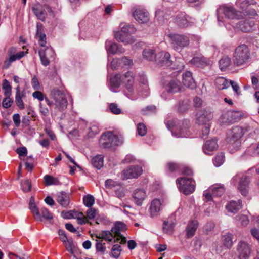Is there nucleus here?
<instances>
[{"instance_id":"31","label":"nucleus","mask_w":259,"mask_h":259,"mask_svg":"<svg viewBox=\"0 0 259 259\" xmlns=\"http://www.w3.org/2000/svg\"><path fill=\"white\" fill-rule=\"evenodd\" d=\"M33 11L36 17L41 21L45 20L47 13L42 6L40 5H35L32 8Z\"/></svg>"},{"instance_id":"49","label":"nucleus","mask_w":259,"mask_h":259,"mask_svg":"<svg viewBox=\"0 0 259 259\" xmlns=\"http://www.w3.org/2000/svg\"><path fill=\"white\" fill-rule=\"evenodd\" d=\"M213 197H220L225 192L224 187L219 186L214 187L211 189Z\"/></svg>"},{"instance_id":"33","label":"nucleus","mask_w":259,"mask_h":259,"mask_svg":"<svg viewBox=\"0 0 259 259\" xmlns=\"http://www.w3.org/2000/svg\"><path fill=\"white\" fill-rule=\"evenodd\" d=\"M234 27L239 29L242 32H249L251 29V25L246 20H241L238 21L235 23V26H233Z\"/></svg>"},{"instance_id":"11","label":"nucleus","mask_w":259,"mask_h":259,"mask_svg":"<svg viewBox=\"0 0 259 259\" xmlns=\"http://www.w3.org/2000/svg\"><path fill=\"white\" fill-rule=\"evenodd\" d=\"M241 115L239 112L229 111L222 114L220 120L223 123L233 124L241 119Z\"/></svg>"},{"instance_id":"16","label":"nucleus","mask_w":259,"mask_h":259,"mask_svg":"<svg viewBox=\"0 0 259 259\" xmlns=\"http://www.w3.org/2000/svg\"><path fill=\"white\" fill-rule=\"evenodd\" d=\"M61 215L64 219H76L79 225H82L85 224V218L82 212L75 210L63 211Z\"/></svg>"},{"instance_id":"17","label":"nucleus","mask_w":259,"mask_h":259,"mask_svg":"<svg viewBox=\"0 0 259 259\" xmlns=\"http://www.w3.org/2000/svg\"><path fill=\"white\" fill-rule=\"evenodd\" d=\"M122 77V82L124 84L125 89L130 93H132L134 92V83L135 80V75L132 72H127L125 73Z\"/></svg>"},{"instance_id":"19","label":"nucleus","mask_w":259,"mask_h":259,"mask_svg":"<svg viewBox=\"0 0 259 259\" xmlns=\"http://www.w3.org/2000/svg\"><path fill=\"white\" fill-rule=\"evenodd\" d=\"M155 61L160 66H169L172 64L171 55L168 52H160L156 54Z\"/></svg>"},{"instance_id":"4","label":"nucleus","mask_w":259,"mask_h":259,"mask_svg":"<svg viewBox=\"0 0 259 259\" xmlns=\"http://www.w3.org/2000/svg\"><path fill=\"white\" fill-rule=\"evenodd\" d=\"M122 143V141L112 132L103 133L100 139V146L102 148H110L114 146H117Z\"/></svg>"},{"instance_id":"41","label":"nucleus","mask_w":259,"mask_h":259,"mask_svg":"<svg viewBox=\"0 0 259 259\" xmlns=\"http://www.w3.org/2000/svg\"><path fill=\"white\" fill-rule=\"evenodd\" d=\"M231 63V59L228 56H225L219 61L220 68L222 71L225 70Z\"/></svg>"},{"instance_id":"37","label":"nucleus","mask_w":259,"mask_h":259,"mask_svg":"<svg viewBox=\"0 0 259 259\" xmlns=\"http://www.w3.org/2000/svg\"><path fill=\"white\" fill-rule=\"evenodd\" d=\"M167 92L170 94L178 92L180 90L179 82L174 80L170 81L167 85Z\"/></svg>"},{"instance_id":"39","label":"nucleus","mask_w":259,"mask_h":259,"mask_svg":"<svg viewBox=\"0 0 259 259\" xmlns=\"http://www.w3.org/2000/svg\"><path fill=\"white\" fill-rule=\"evenodd\" d=\"M117 63L124 66H130L133 64L132 60L126 57H122L120 59H114L111 62V65L113 66L115 63Z\"/></svg>"},{"instance_id":"34","label":"nucleus","mask_w":259,"mask_h":259,"mask_svg":"<svg viewBox=\"0 0 259 259\" xmlns=\"http://www.w3.org/2000/svg\"><path fill=\"white\" fill-rule=\"evenodd\" d=\"M42 28V25L39 23L37 24V31L36 33L35 37L38 39L39 45L42 47H45L46 43V36L44 33H42L40 30Z\"/></svg>"},{"instance_id":"13","label":"nucleus","mask_w":259,"mask_h":259,"mask_svg":"<svg viewBox=\"0 0 259 259\" xmlns=\"http://www.w3.org/2000/svg\"><path fill=\"white\" fill-rule=\"evenodd\" d=\"M217 11L219 15L223 14L226 18L231 19H238L241 15L240 12H236L231 6H220Z\"/></svg>"},{"instance_id":"14","label":"nucleus","mask_w":259,"mask_h":259,"mask_svg":"<svg viewBox=\"0 0 259 259\" xmlns=\"http://www.w3.org/2000/svg\"><path fill=\"white\" fill-rule=\"evenodd\" d=\"M133 16L139 23H147L149 21V14L147 11L140 7L134 9Z\"/></svg>"},{"instance_id":"53","label":"nucleus","mask_w":259,"mask_h":259,"mask_svg":"<svg viewBox=\"0 0 259 259\" xmlns=\"http://www.w3.org/2000/svg\"><path fill=\"white\" fill-rule=\"evenodd\" d=\"M121 251V247L120 245L118 244L113 245L111 250L112 256L115 258H118L120 255Z\"/></svg>"},{"instance_id":"8","label":"nucleus","mask_w":259,"mask_h":259,"mask_svg":"<svg viewBox=\"0 0 259 259\" xmlns=\"http://www.w3.org/2000/svg\"><path fill=\"white\" fill-rule=\"evenodd\" d=\"M172 48L176 51L187 47L190 44L189 38L183 34H174L171 36Z\"/></svg>"},{"instance_id":"21","label":"nucleus","mask_w":259,"mask_h":259,"mask_svg":"<svg viewBox=\"0 0 259 259\" xmlns=\"http://www.w3.org/2000/svg\"><path fill=\"white\" fill-rule=\"evenodd\" d=\"M217 141L215 138L206 141L203 146V152L206 154H210V152L216 150L218 148Z\"/></svg>"},{"instance_id":"51","label":"nucleus","mask_w":259,"mask_h":259,"mask_svg":"<svg viewBox=\"0 0 259 259\" xmlns=\"http://www.w3.org/2000/svg\"><path fill=\"white\" fill-rule=\"evenodd\" d=\"M21 186L22 190L24 192H28L31 190V183L30 181L28 179L22 181Z\"/></svg>"},{"instance_id":"18","label":"nucleus","mask_w":259,"mask_h":259,"mask_svg":"<svg viewBox=\"0 0 259 259\" xmlns=\"http://www.w3.org/2000/svg\"><path fill=\"white\" fill-rule=\"evenodd\" d=\"M38 53L41 64L45 66H47L50 64V59L53 58L54 54L53 50L48 48L40 49Z\"/></svg>"},{"instance_id":"26","label":"nucleus","mask_w":259,"mask_h":259,"mask_svg":"<svg viewBox=\"0 0 259 259\" xmlns=\"http://www.w3.org/2000/svg\"><path fill=\"white\" fill-rule=\"evenodd\" d=\"M161 205L160 201L158 199H155L151 202L149 208L150 215L151 217L158 215L160 210Z\"/></svg>"},{"instance_id":"47","label":"nucleus","mask_w":259,"mask_h":259,"mask_svg":"<svg viewBox=\"0 0 259 259\" xmlns=\"http://www.w3.org/2000/svg\"><path fill=\"white\" fill-rule=\"evenodd\" d=\"M46 185H58L59 183L58 180L50 175H46L44 177Z\"/></svg>"},{"instance_id":"48","label":"nucleus","mask_w":259,"mask_h":259,"mask_svg":"<svg viewBox=\"0 0 259 259\" xmlns=\"http://www.w3.org/2000/svg\"><path fill=\"white\" fill-rule=\"evenodd\" d=\"M225 160L224 154L222 152L218 153L213 159V163L215 166H221Z\"/></svg>"},{"instance_id":"9","label":"nucleus","mask_w":259,"mask_h":259,"mask_svg":"<svg viewBox=\"0 0 259 259\" xmlns=\"http://www.w3.org/2000/svg\"><path fill=\"white\" fill-rule=\"evenodd\" d=\"M7 53L9 58L5 60L4 63V67L6 69L8 68L12 62L17 60H20L25 54V52L24 51L18 52L17 48L14 47L10 48L8 50Z\"/></svg>"},{"instance_id":"44","label":"nucleus","mask_w":259,"mask_h":259,"mask_svg":"<svg viewBox=\"0 0 259 259\" xmlns=\"http://www.w3.org/2000/svg\"><path fill=\"white\" fill-rule=\"evenodd\" d=\"M108 53H110L112 54H115L117 53H122L124 52V50H123L119 46H118L117 44L113 43L111 44L109 48L107 50Z\"/></svg>"},{"instance_id":"20","label":"nucleus","mask_w":259,"mask_h":259,"mask_svg":"<svg viewBox=\"0 0 259 259\" xmlns=\"http://www.w3.org/2000/svg\"><path fill=\"white\" fill-rule=\"evenodd\" d=\"M58 234L59 238L65 246L66 250L72 253L73 243L72 238L68 237L65 231L62 229L59 230Z\"/></svg>"},{"instance_id":"54","label":"nucleus","mask_w":259,"mask_h":259,"mask_svg":"<svg viewBox=\"0 0 259 259\" xmlns=\"http://www.w3.org/2000/svg\"><path fill=\"white\" fill-rule=\"evenodd\" d=\"M137 130L138 135L141 136H144L147 133V127L146 125L142 123L138 124Z\"/></svg>"},{"instance_id":"56","label":"nucleus","mask_w":259,"mask_h":259,"mask_svg":"<svg viewBox=\"0 0 259 259\" xmlns=\"http://www.w3.org/2000/svg\"><path fill=\"white\" fill-rule=\"evenodd\" d=\"M89 131L88 133V137L89 138H92L95 136L96 135L99 133V130L98 127L95 125H93L91 127H90L89 129Z\"/></svg>"},{"instance_id":"29","label":"nucleus","mask_w":259,"mask_h":259,"mask_svg":"<svg viewBox=\"0 0 259 259\" xmlns=\"http://www.w3.org/2000/svg\"><path fill=\"white\" fill-rule=\"evenodd\" d=\"M175 21L180 27H185L188 26V20L184 13H180L177 15Z\"/></svg>"},{"instance_id":"3","label":"nucleus","mask_w":259,"mask_h":259,"mask_svg":"<svg viewBox=\"0 0 259 259\" xmlns=\"http://www.w3.org/2000/svg\"><path fill=\"white\" fill-rule=\"evenodd\" d=\"M243 130L239 126H235L228 132L227 141L229 146L237 150L241 146V138L243 136Z\"/></svg>"},{"instance_id":"59","label":"nucleus","mask_w":259,"mask_h":259,"mask_svg":"<svg viewBox=\"0 0 259 259\" xmlns=\"http://www.w3.org/2000/svg\"><path fill=\"white\" fill-rule=\"evenodd\" d=\"M40 215L47 220H51L53 218V216L49 210L45 207H42L40 209Z\"/></svg>"},{"instance_id":"43","label":"nucleus","mask_w":259,"mask_h":259,"mask_svg":"<svg viewBox=\"0 0 259 259\" xmlns=\"http://www.w3.org/2000/svg\"><path fill=\"white\" fill-rule=\"evenodd\" d=\"M176 214L177 212L172 213L168 218L164 221L163 225L164 226H169V227H173L177 225Z\"/></svg>"},{"instance_id":"25","label":"nucleus","mask_w":259,"mask_h":259,"mask_svg":"<svg viewBox=\"0 0 259 259\" xmlns=\"http://www.w3.org/2000/svg\"><path fill=\"white\" fill-rule=\"evenodd\" d=\"M122 81L121 75L120 74H115L114 76L110 78V90L113 92H117V90L119 88L121 82Z\"/></svg>"},{"instance_id":"35","label":"nucleus","mask_w":259,"mask_h":259,"mask_svg":"<svg viewBox=\"0 0 259 259\" xmlns=\"http://www.w3.org/2000/svg\"><path fill=\"white\" fill-rule=\"evenodd\" d=\"M91 163L93 166L98 169H101L104 163V157L102 155H97L93 157L91 160Z\"/></svg>"},{"instance_id":"30","label":"nucleus","mask_w":259,"mask_h":259,"mask_svg":"<svg viewBox=\"0 0 259 259\" xmlns=\"http://www.w3.org/2000/svg\"><path fill=\"white\" fill-rule=\"evenodd\" d=\"M57 201L62 207L66 208L70 203L69 197L65 192H61L57 196Z\"/></svg>"},{"instance_id":"42","label":"nucleus","mask_w":259,"mask_h":259,"mask_svg":"<svg viewBox=\"0 0 259 259\" xmlns=\"http://www.w3.org/2000/svg\"><path fill=\"white\" fill-rule=\"evenodd\" d=\"M86 214V217L84 215V217L85 218V224L89 225V222L88 221H92L93 220H95L94 219L96 215V210L93 208H90L87 210Z\"/></svg>"},{"instance_id":"40","label":"nucleus","mask_w":259,"mask_h":259,"mask_svg":"<svg viewBox=\"0 0 259 259\" xmlns=\"http://www.w3.org/2000/svg\"><path fill=\"white\" fill-rule=\"evenodd\" d=\"M181 169V165L173 162H168L165 166V170L167 172H175Z\"/></svg>"},{"instance_id":"1","label":"nucleus","mask_w":259,"mask_h":259,"mask_svg":"<svg viewBox=\"0 0 259 259\" xmlns=\"http://www.w3.org/2000/svg\"><path fill=\"white\" fill-rule=\"evenodd\" d=\"M250 58V51L247 45L242 44L235 49L233 56V62L237 66L247 63Z\"/></svg>"},{"instance_id":"57","label":"nucleus","mask_w":259,"mask_h":259,"mask_svg":"<svg viewBox=\"0 0 259 259\" xmlns=\"http://www.w3.org/2000/svg\"><path fill=\"white\" fill-rule=\"evenodd\" d=\"M105 244L103 243L102 242H98L96 243V248L97 252L100 253L101 254H103L106 251Z\"/></svg>"},{"instance_id":"23","label":"nucleus","mask_w":259,"mask_h":259,"mask_svg":"<svg viewBox=\"0 0 259 259\" xmlns=\"http://www.w3.org/2000/svg\"><path fill=\"white\" fill-rule=\"evenodd\" d=\"M234 235L230 233H227L222 236L221 242L223 246L227 249H230L233 244Z\"/></svg>"},{"instance_id":"15","label":"nucleus","mask_w":259,"mask_h":259,"mask_svg":"<svg viewBox=\"0 0 259 259\" xmlns=\"http://www.w3.org/2000/svg\"><path fill=\"white\" fill-rule=\"evenodd\" d=\"M237 250L239 259H249L251 253V248L248 243L243 241L239 242Z\"/></svg>"},{"instance_id":"36","label":"nucleus","mask_w":259,"mask_h":259,"mask_svg":"<svg viewBox=\"0 0 259 259\" xmlns=\"http://www.w3.org/2000/svg\"><path fill=\"white\" fill-rule=\"evenodd\" d=\"M143 56L144 58L149 61L156 60V54L154 50L151 49H145L143 51Z\"/></svg>"},{"instance_id":"55","label":"nucleus","mask_w":259,"mask_h":259,"mask_svg":"<svg viewBox=\"0 0 259 259\" xmlns=\"http://www.w3.org/2000/svg\"><path fill=\"white\" fill-rule=\"evenodd\" d=\"M13 103V100L10 98V96H6L3 100L2 106L3 108L7 109L10 107Z\"/></svg>"},{"instance_id":"10","label":"nucleus","mask_w":259,"mask_h":259,"mask_svg":"<svg viewBox=\"0 0 259 259\" xmlns=\"http://www.w3.org/2000/svg\"><path fill=\"white\" fill-rule=\"evenodd\" d=\"M238 179H240L238 190L242 195L246 196L248 192L249 178L247 176L237 174L233 178L232 181L236 182Z\"/></svg>"},{"instance_id":"58","label":"nucleus","mask_w":259,"mask_h":259,"mask_svg":"<svg viewBox=\"0 0 259 259\" xmlns=\"http://www.w3.org/2000/svg\"><path fill=\"white\" fill-rule=\"evenodd\" d=\"M121 34L124 33L129 34L131 35L132 33H134L135 31V29L131 25H126L122 27L121 31ZM121 34H120L121 35Z\"/></svg>"},{"instance_id":"32","label":"nucleus","mask_w":259,"mask_h":259,"mask_svg":"<svg viewBox=\"0 0 259 259\" xmlns=\"http://www.w3.org/2000/svg\"><path fill=\"white\" fill-rule=\"evenodd\" d=\"M241 203V200H239L238 202L232 201L228 204L226 208L228 211L235 213L242 208Z\"/></svg>"},{"instance_id":"45","label":"nucleus","mask_w":259,"mask_h":259,"mask_svg":"<svg viewBox=\"0 0 259 259\" xmlns=\"http://www.w3.org/2000/svg\"><path fill=\"white\" fill-rule=\"evenodd\" d=\"M2 89L4 91L5 96H11L12 94V87L8 80L4 79L2 84Z\"/></svg>"},{"instance_id":"60","label":"nucleus","mask_w":259,"mask_h":259,"mask_svg":"<svg viewBox=\"0 0 259 259\" xmlns=\"http://www.w3.org/2000/svg\"><path fill=\"white\" fill-rule=\"evenodd\" d=\"M109 108L111 112L113 114H119L121 112V110L115 103H110L109 105Z\"/></svg>"},{"instance_id":"24","label":"nucleus","mask_w":259,"mask_h":259,"mask_svg":"<svg viewBox=\"0 0 259 259\" xmlns=\"http://www.w3.org/2000/svg\"><path fill=\"white\" fill-rule=\"evenodd\" d=\"M191 64L198 67L204 68L208 65L207 59L204 57H194L190 61Z\"/></svg>"},{"instance_id":"7","label":"nucleus","mask_w":259,"mask_h":259,"mask_svg":"<svg viewBox=\"0 0 259 259\" xmlns=\"http://www.w3.org/2000/svg\"><path fill=\"white\" fill-rule=\"evenodd\" d=\"M180 191L185 195L192 193L195 190V182L192 178H180L176 180Z\"/></svg>"},{"instance_id":"64","label":"nucleus","mask_w":259,"mask_h":259,"mask_svg":"<svg viewBox=\"0 0 259 259\" xmlns=\"http://www.w3.org/2000/svg\"><path fill=\"white\" fill-rule=\"evenodd\" d=\"M190 134V131L188 130L187 128H181L178 134V137H186L189 136Z\"/></svg>"},{"instance_id":"5","label":"nucleus","mask_w":259,"mask_h":259,"mask_svg":"<svg viewBox=\"0 0 259 259\" xmlns=\"http://www.w3.org/2000/svg\"><path fill=\"white\" fill-rule=\"evenodd\" d=\"M120 228H112L111 232L109 231H103L97 235V237L99 239H103L109 242H114L118 241L119 237L121 238L120 243L123 244L126 242L125 238L122 237L120 235Z\"/></svg>"},{"instance_id":"46","label":"nucleus","mask_w":259,"mask_h":259,"mask_svg":"<svg viewBox=\"0 0 259 259\" xmlns=\"http://www.w3.org/2000/svg\"><path fill=\"white\" fill-rule=\"evenodd\" d=\"M29 209L31 212L33 213L34 218L37 221H41V217L40 215V211L37 208L35 204L29 205Z\"/></svg>"},{"instance_id":"38","label":"nucleus","mask_w":259,"mask_h":259,"mask_svg":"<svg viewBox=\"0 0 259 259\" xmlns=\"http://www.w3.org/2000/svg\"><path fill=\"white\" fill-rule=\"evenodd\" d=\"M215 84L219 90H223L227 88L229 86L227 80L223 77H220L216 78L215 80Z\"/></svg>"},{"instance_id":"28","label":"nucleus","mask_w":259,"mask_h":259,"mask_svg":"<svg viewBox=\"0 0 259 259\" xmlns=\"http://www.w3.org/2000/svg\"><path fill=\"white\" fill-rule=\"evenodd\" d=\"M133 197L138 205H141L146 197L145 191L143 189H137L134 192Z\"/></svg>"},{"instance_id":"22","label":"nucleus","mask_w":259,"mask_h":259,"mask_svg":"<svg viewBox=\"0 0 259 259\" xmlns=\"http://www.w3.org/2000/svg\"><path fill=\"white\" fill-rule=\"evenodd\" d=\"M183 83L185 86L191 89H195L196 83L190 71H186L183 74Z\"/></svg>"},{"instance_id":"27","label":"nucleus","mask_w":259,"mask_h":259,"mask_svg":"<svg viewBox=\"0 0 259 259\" xmlns=\"http://www.w3.org/2000/svg\"><path fill=\"white\" fill-rule=\"evenodd\" d=\"M120 34H121L120 31L116 32L115 33V37L118 41L122 42L125 44H131L134 42V39L131 35L124 32L122 35H120Z\"/></svg>"},{"instance_id":"50","label":"nucleus","mask_w":259,"mask_h":259,"mask_svg":"<svg viewBox=\"0 0 259 259\" xmlns=\"http://www.w3.org/2000/svg\"><path fill=\"white\" fill-rule=\"evenodd\" d=\"M84 204L88 207H91L95 203L94 197L91 195H87L83 197Z\"/></svg>"},{"instance_id":"12","label":"nucleus","mask_w":259,"mask_h":259,"mask_svg":"<svg viewBox=\"0 0 259 259\" xmlns=\"http://www.w3.org/2000/svg\"><path fill=\"white\" fill-rule=\"evenodd\" d=\"M142 171V167L139 166H130L122 171L121 178L123 180L136 178L141 175Z\"/></svg>"},{"instance_id":"2","label":"nucleus","mask_w":259,"mask_h":259,"mask_svg":"<svg viewBox=\"0 0 259 259\" xmlns=\"http://www.w3.org/2000/svg\"><path fill=\"white\" fill-rule=\"evenodd\" d=\"M196 122L202 126V137L205 138L210 132V121L213 117L212 113L206 110L199 111L197 113Z\"/></svg>"},{"instance_id":"62","label":"nucleus","mask_w":259,"mask_h":259,"mask_svg":"<svg viewBox=\"0 0 259 259\" xmlns=\"http://www.w3.org/2000/svg\"><path fill=\"white\" fill-rule=\"evenodd\" d=\"M119 185V183L112 179H108L105 181V186L107 188L111 189Z\"/></svg>"},{"instance_id":"63","label":"nucleus","mask_w":259,"mask_h":259,"mask_svg":"<svg viewBox=\"0 0 259 259\" xmlns=\"http://www.w3.org/2000/svg\"><path fill=\"white\" fill-rule=\"evenodd\" d=\"M31 85L35 90H38L40 88L39 82L36 76H34L31 80Z\"/></svg>"},{"instance_id":"6","label":"nucleus","mask_w":259,"mask_h":259,"mask_svg":"<svg viewBox=\"0 0 259 259\" xmlns=\"http://www.w3.org/2000/svg\"><path fill=\"white\" fill-rule=\"evenodd\" d=\"M51 95L55 101V105L57 108L61 111L66 108L68 102L63 91L53 89L51 92Z\"/></svg>"},{"instance_id":"52","label":"nucleus","mask_w":259,"mask_h":259,"mask_svg":"<svg viewBox=\"0 0 259 259\" xmlns=\"http://www.w3.org/2000/svg\"><path fill=\"white\" fill-rule=\"evenodd\" d=\"M25 96V94L23 93H22V95H15V102L20 109H23L25 107L22 99V98Z\"/></svg>"},{"instance_id":"61","label":"nucleus","mask_w":259,"mask_h":259,"mask_svg":"<svg viewBox=\"0 0 259 259\" xmlns=\"http://www.w3.org/2000/svg\"><path fill=\"white\" fill-rule=\"evenodd\" d=\"M39 112L44 116H48L49 115V110L47 107L44 106L42 103L39 104Z\"/></svg>"}]
</instances>
